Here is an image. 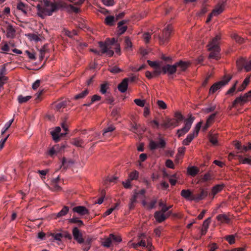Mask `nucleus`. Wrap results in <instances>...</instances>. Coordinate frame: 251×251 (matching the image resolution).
<instances>
[{
	"mask_svg": "<svg viewBox=\"0 0 251 251\" xmlns=\"http://www.w3.org/2000/svg\"><path fill=\"white\" fill-rule=\"evenodd\" d=\"M127 245L129 248H133L135 249H137L138 247H139V243H133L131 240L128 242Z\"/></svg>",
	"mask_w": 251,
	"mask_h": 251,
	"instance_id": "0e129e2a",
	"label": "nucleus"
},
{
	"mask_svg": "<svg viewBox=\"0 0 251 251\" xmlns=\"http://www.w3.org/2000/svg\"><path fill=\"white\" fill-rule=\"evenodd\" d=\"M225 239L228 242L230 245L235 243V236L233 235H230L225 237Z\"/></svg>",
	"mask_w": 251,
	"mask_h": 251,
	"instance_id": "de8ad7c7",
	"label": "nucleus"
},
{
	"mask_svg": "<svg viewBox=\"0 0 251 251\" xmlns=\"http://www.w3.org/2000/svg\"><path fill=\"white\" fill-rule=\"evenodd\" d=\"M139 247H146L149 251H152L153 247L151 240L149 237L146 236L144 234H141L138 236Z\"/></svg>",
	"mask_w": 251,
	"mask_h": 251,
	"instance_id": "20e7f679",
	"label": "nucleus"
},
{
	"mask_svg": "<svg viewBox=\"0 0 251 251\" xmlns=\"http://www.w3.org/2000/svg\"><path fill=\"white\" fill-rule=\"evenodd\" d=\"M194 119V117L191 116L185 121L184 126L177 130L178 136L179 137L184 135L185 133L189 131Z\"/></svg>",
	"mask_w": 251,
	"mask_h": 251,
	"instance_id": "1a4fd4ad",
	"label": "nucleus"
},
{
	"mask_svg": "<svg viewBox=\"0 0 251 251\" xmlns=\"http://www.w3.org/2000/svg\"><path fill=\"white\" fill-rule=\"evenodd\" d=\"M116 21L115 17L111 15L107 16L105 19V24L109 26L113 25Z\"/></svg>",
	"mask_w": 251,
	"mask_h": 251,
	"instance_id": "c85d7f7f",
	"label": "nucleus"
},
{
	"mask_svg": "<svg viewBox=\"0 0 251 251\" xmlns=\"http://www.w3.org/2000/svg\"><path fill=\"white\" fill-rule=\"evenodd\" d=\"M111 241L112 240L109 235V237L104 239L103 241L101 243V245L104 247L109 248L111 245Z\"/></svg>",
	"mask_w": 251,
	"mask_h": 251,
	"instance_id": "58836bf2",
	"label": "nucleus"
},
{
	"mask_svg": "<svg viewBox=\"0 0 251 251\" xmlns=\"http://www.w3.org/2000/svg\"><path fill=\"white\" fill-rule=\"evenodd\" d=\"M74 164V161L71 159H68L65 157H63L62 159V164L60 168L63 170H66L69 167H71Z\"/></svg>",
	"mask_w": 251,
	"mask_h": 251,
	"instance_id": "b1692460",
	"label": "nucleus"
},
{
	"mask_svg": "<svg viewBox=\"0 0 251 251\" xmlns=\"http://www.w3.org/2000/svg\"><path fill=\"white\" fill-rule=\"evenodd\" d=\"M31 98V96H27L24 97L23 95H19L18 97V100L19 103L22 104L27 102Z\"/></svg>",
	"mask_w": 251,
	"mask_h": 251,
	"instance_id": "72a5a7b5",
	"label": "nucleus"
},
{
	"mask_svg": "<svg viewBox=\"0 0 251 251\" xmlns=\"http://www.w3.org/2000/svg\"><path fill=\"white\" fill-rule=\"evenodd\" d=\"M238 81H236L234 84L226 92V94L233 95V93L235 91L236 89V85Z\"/></svg>",
	"mask_w": 251,
	"mask_h": 251,
	"instance_id": "13d9d810",
	"label": "nucleus"
},
{
	"mask_svg": "<svg viewBox=\"0 0 251 251\" xmlns=\"http://www.w3.org/2000/svg\"><path fill=\"white\" fill-rule=\"evenodd\" d=\"M72 234L74 239L79 244H82L84 242V239L80 230L76 227L72 230Z\"/></svg>",
	"mask_w": 251,
	"mask_h": 251,
	"instance_id": "4468645a",
	"label": "nucleus"
},
{
	"mask_svg": "<svg viewBox=\"0 0 251 251\" xmlns=\"http://www.w3.org/2000/svg\"><path fill=\"white\" fill-rule=\"evenodd\" d=\"M250 82V77H246L243 82L242 83V85L239 86L237 89V92H241L243 91L247 86V85L249 84Z\"/></svg>",
	"mask_w": 251,
	"mask_h": 251,
	"instance_id": "c756f323",
	"label": "nucleus"
},
{
	"mask_svg": "<svg viewBox=\"0 0 251 251\" xmlns=\"http://www.w3.org/2000/svg\"><path fill=\"white\" fill-rule=\"evenodd\" d=\"M157 104L160 109H165L167 108V105L163 100H158L157 101Z\"/></svg>",
	"mask_w": 251,
	"mask_h": 251,
	"instance_id": "5fc2aeb1",
	"label": "nucleus"
},
{
	"mask_svg": "<svg viewBox=\"0 0 251 251\" xmlns=\"http://www.w3.org/2000/svg\"><path fill=\"white\" fill-rule=\"evenodd\" d=\"M220 39L221 36L219 35H217L209 42L208 47V50L210 52L209 55L210 58L215 60L220 58V48L219 46Z\"/></svg>",
	"mask_w": 251,
	"mask_h": 251,
	"instance_id": "f03ea898",
	"label": "nucleus"
},
{
	"mask_svg": "<svg viewBox=\"0 0 251 251\" xmlns=\"http://www.w3.org/2000/svg\"><path fill=\"white\" fill-rule=\"evenodd\" d=\"M176 69L178 68L177 71H178V74H179L181 72L185 71L188 67L189 64L186 62L180 60L177 62H176Z\"/></svg>",
	"mask_w": 251,
	"mask_h": 251,
	"instance_id": "a211bd4d",
	"label": "nucleus"
},
{
	"mask_svg": "<svg viewBox=\"0 0 251 251\" xmlns=\"http://www.w3.org/2000/svg\"><path fill=\"white\" fill-rule=\"evenodd\" d=\"M65 34L66 35L68 36V37L72 38L74 36L77 35V32L75 30H73L72 31H70L68 30H65Z\"/></svg>",
	"mask_w": 251,
	"mask_h": 251,
	"instance_id": "6e6d98bb",
	"label": "nucleus"
},
{
	"mask_svg": "<svg viewBox=\"0 0 251 251\" xmlns=\"http://www.w3.org/2000/svg\"><path fill=\"white\" fill-rule=\"evenodd\" d=\"M129 78H125L123 81L118 85V89L121 93H125L128 87V81Z\"/></svg>",
	"mask_w": 251,
	"mask_h": 251,
	"instance_id": "393cba45",
	"label": "nucleus"
},
{
	"mask_svg": "<svg viewBox=\"0 0 251 251\" xmlns=\"http://www.w3.org/2000/svg\"><path fill=\"white\" fill-rule=\"evenodd\" d=\"M199 169L194 166L189 168L188 169L189 174L193 176H195L199 173Z\"/></svg>",
	"mask_w": 251,
	"mask_h": 251,
	"instance_id": "ea45409f",
	"label": "nucleus"
},
{
	"mask_svg": "<svg viewBox=\"0 0 251 251\" xmlns=\"http://www.w3.org/2000/svg\"><path fill=\"white\" fill-rule=\"evenodd\" d=\"M69 221L71 223H73V224H77V223H78V226H82L83 225V221L80 220H79L77 218H73L72 219H70L69 220Z\"/></svg>",
	"mask_w": 251,
	"mask_h": 251,
	"instance_id": "a18cd8bd",
	"label": "nucleus"
},
{
	"mask_svg": "<svg viewBox=\"0 0 251 251\" xmlns=\"http://www.w3.org/2000/svg\"><path fill=\"white\" fill-rule=\"evenodd\" d=\"M208 195V192L206 189L200 188L198 191H194L193 201L199 202L205 199Z\"/></svg>",
	"mask_w": 251,
	"mask_h": 251,
	"instance_id": "9d476101",
	"label": "nucleus"
},
{
	"mask_svg": "<svg viewBox=\"0 0 251 251\" xmlns=\"http://www.w3.org/2000/svg\"><path fill=\"white\" fill-rule=\"evenodd\" d=\"M163 74H168L169 75L174 74L177 71L176 63L174 65L167 64L162 67Z\"/></svg>",
	"mask_w": 251,
	"mask_h": 251,
	"instance_id": "2eb2a0df",
	"label": "nucleus"
},
{
	"mask_svg": "<svg viewBox=\"0 0 251 251\" xmlns=\"http://www.w3.org/2000/svg\"><path fill=\"white\" fill-rule=\"evenodd\" d=\"M6 31L2 30L3 32H6V36L7 38L13 39L16 36V30L10 24L7 23L5 26Z\"/></svg>",
	"mask_w": 251,
	"mask_h": 251,
	"instance_id": "dca6fc26",
	"label": "nucleus"
},
{
	"mask_svg": "<svg viewBox=\"0 0 251 251\" xmlns=\"http://www.w3.org/2000/svg\"><path fill=\"white\" fill-rule=\"evenodd\" d=\"M106 43L108 44H110L111 45H115L116 47L115 48V52L117 53H119L120 52V45L117 43V41L115 40V38H112L111 40L109 39L108 41H107Z\"/></svg>",
	"mask_w": 251,
	"mask_h": 251,
	"instance_id": "cd10ccee",
	"label": "nucleus"
},
{
	"mask_svg": "<svg viewBox=\"0 0 251 251\" xmlns=\"http://www.w3.org/2000/svg\"><path fill=\"white\" fill-rule=\"evenodd\" d=\"M209 141L214 145L217 144V139L215 135H210L209 137Z\"/></svg>",
	"mask_w": 251,
	"mask_h": 251,
	"instance_id": "4d7b16f0",
	"label": "nucleus"
},
{
	"mask_svg": "<svg viewBox=\"0 0 251 251\" xmlns=\"http://www.w3.org/2000/svg\"><path fill=\"white\" fill-rule=\"evenodd\" d=\"M17 9L21 11L25 15L27 14L28 6L22 1H19L17 4Z\"/></svg>",
	"mask_w": 251,
	"mask_h": 251,
	"instance_id": "a878e982",
	"label": "nucleus"
},
{
	"mask_svg": "<svg viewBox=\"0 0 251 251\" xmlns=\"http://www.w3.org/2000/svg\"><path fill=\"white\" fill-rule=\"evenodd\" d=\"M139 173L137 171H134L132 172L129 175V177L130 180H132L134 179H137L138 178Z\"/></svg>",
	"mask_w": 251,
	"mask_h": 251,
	"instance_id": "49530a36",
	"label": "nucleus"
},
{
	"mask_svg": "<svg viewBox=\"0 0 251 251\" xmlns=\"http://www.w3.org/2000/svg\"><path fill=\"white\" fill-rule=\"evenodd\" d=\"M175 119H176V120L179 123L181 122L184 119V117L182 116V115L180 113H179L178 112L175 113Z\"/></svg>",
	"mask_w": 251,
	"mask_h": 251,
	"instance_id": "8fccbe9b",
	"label": "nucleus"
},
{
	"mask_svg": "<svg viewBox=\"0 0 251 251\" xmlns=\"http://www.w3.org/2000/svg\"><path fill=\"white\" fill-rule=\"evenodd\" d=\"M125 46L126 50H130L132 48V43L127 37H126L125 40Z\"/></svg>",
	"mask_w": 251,
	"mask_h": 251,
	"instance_id": "c03bdc74",
	"label": "nucleus"
},
{
	"mask_svg": "<svg viewBox=\"0 0 251 251\" xmlns=\"http://www.w3.org/2000/svg\"><path fill=\"white\" fill-rule=\"evenodd\" d=\"M181 196L186 200L193 201L194 192L190 189H183L181 191Z\"/></svg>",
	"mask_w": 251,
	"mask_h": 251,
	"instance_id": "5701e85b",
	"label": "nucleus"
},
{
	"mask_svg": "<svg viewBox=\"0 0 251 251\" xmlns=\"http://www.w3.org/2000/svg\"><path fill=\"white\" fill-rule=\"evenodd\" d=\"M89 93L88 89H85L79 94L76 95L75 96V100H78L84 98Z\"/></svg>",
	"mask_w": 251,
	"mask_h": 251,
	"instance_id": "c9c22d12",
	"label": "nucleus"
},
{
	"mask_svg": "<svg viewBox=\"0 0 251 251\" xmlns=\"http://www.w3.org/2000/svg\"><path fill=\"white\" fill-rule=\"evenodd\" d=\"M99 47L101 49L100 53L101 55L105 53L108 48L107 43H103L102 42H100L99 43Z\"/></svg>",
	"mask_w": 251,
	"mask_h": 251,
	"instance_id": "f704fd0d",
	"label": "nucleus"
},
{
	"mask_svg": "<svg viewBox=\"0 0 251 251\" xmlns=\"http://www.w3.org/2000/svg\"><path fill=\"white\" fill-rule=\"evenodd\" d=\"M154 69L155 70L152 73L153 76H157L162 72V68L159 66Z\"/></svg>",
	"mask_w": 251,
	"mask_h": 251,
	"instance_id": "e2e57ef3",
	"label": "nucleus"
},
{
	"mask_svg": "<svg viewBox=\"0 0 251 251\" xmlns=\"http://www.w3.org/2000/svg\"><path fill=\"white\" fill-rule=\"evenodd\" d=\"M232 38L235 40V41L239 44H242L244 42V38L243 37H240L238 35L236 34H233L232 35Z\"/></svg>",
	"mask_w": 251,
	"mask_h": 251,
	"instance_id": "37998d69",
	"label": "nucleus"
},
{
	"mask_svg": "<svg viewBox=\"0 0 251 251\" xmlns=\"http://www.w3.org/2000/svg\"><path fill=\"white\" fill-rule=\"evenodd\" d=\"M107 85L108 84L106 83H103V84H101L100 92L102 94H105L106 93V90L108 88Z\"/></svg>",
	"mask_w": 251,
	"mask_h": 251,
	"instance_id": "680f3d73",
	"label": "nucleus"
},
{
	"mask_svg": "<svg viewBox=\"0 0 251 251\" xmlns=\"http://www.w3.org/2000/svg\"><path fill=\"white\" fill-rule=\"evenodd\" d=\"M171 206H167L166 205H163L161 209L156 211L154 213V218L158 223L163 222L170 215V212L168 211Z\"/></svg>",
	"mask_w": 251,
	"mask_h": 251,
	"instance_id": "7ed1b4c3",
	"label": "nucleus"
},
{
	"mask_svg": "<svg viewBox=\"0 0 251 251\" xmlns=\"http://www.w3.org/2000/svg\"><path fill=\"white\" fill-rule=\"evenodd\" d=\"M73 211L77 213L80 216L88 215L89 211L85 206H78L73 208Z\"/></svg>",
	"mask_w": 251,
	"mask_h": 251,
	"instance_id": "6ab92c4d",
	"label": "nucleus"
},
{
	"mask_svg": "<svg viewBox=\"0 0 251 251\" xmlns=\"http://www.w3.org/2000/svg\"><path fill=\"white\" fill-rule=\"evenodd\" d=\"M60 180L59 176H58L55 178H53L50 183V189L53 191H59L61 190V187L58 183Z\"/></svg>",
	"mask_w": 251,
	"mask_h": 251,
	"instance_id": "412c9836",
	"label": "nucleus"
},
{
	"mask_svg": "<svg viewBox=\"0 0 251 251\" xmlns=\"http://www.w3.org/2000/svg\"><path fill=\"white\" fill-rule=\"evenodd\" d=\"M172 30V27L171 25H168L163 31L162 35L158 36V39L160 44L163 45L168 42Z\"/></svg>",
	"mask_w": 251,
	"mask_h": 251,
	"instance_id": "423d86ee",
	"label": "nucleus"
},
{
	"mask_svg": "<svg viewBox=\"0 0 251 251\" xmlns=\"http://www.w3.org/2000/svg\"><path fill=\"white\" fill-rule=\"evenodd\" d=\"M69 211V208L67 206H64L62 209L57 213V216L59 217L65 215Z\"/></svg>",
	"mask_w": 251,
	"mask_h": 251,
	"instance_id": "09e8293b",
	"label": "nucleus"
},
{
	"mask_svg": "<svg viewBox=\"0 0 251 251\" xmlns=\"http://www.w3.org/2000/svg\"><path fill=\"white\" fill-rule=\"evenodd\" d=\"M151 37V35L150 33H149L148 32L145 33L143 34V38H144V41L146 42V43H149Z\"/></svg>",
	"mask_w": 251,
	"mask_h": 251,
	"instance_id": "338daca9",
	"label": "nucleus"
},
{
	"mask_svg": "<svg viewBox=\"0 0 251 251\" xmlns=\"http://www.w3.org/2000/svg\"><path fill=\"white\" fill-rule=\"evenodd\" d=\"M61 131V128L60 127L57 126L56 127L55 129L53 131L51 132V134L52 135L53 140L55 142H57L60 139V137H63L66 135V133H60V136H59V133Z\"/></svg>",
	"mask_w": 251,
	"mask_h": 251,
	"instance_id": "f3484780",
	"label": "nucleus"
},
{
	"mask_svg": "<svg viewBox=\"0 0 251 251\" xmlns=\"http://www.w3.org/2000/svg\"><path fill=\"white\" fill-rule=\"evenodd\" d=\"M244 69L246 72H249L251 70V60L248 61L246 60Z\"/></svg>",
	"mask_w": 251,
	"mask_h": 251,
	"instance_id": "774afa93",
	"label": "nucleus"
},
{
	"mask_svg": "<svg viewBox=\"0 0 251 251\" xmlns=\"http://www.w3.org/2000/svg\"><path fill=\"white\" fill-rule=\"evenodd\" d=\"M251 100V90L245 94L243 96H241L236 98L232 102V107H235L238 104L241 106Z\"/></svg>",
	"mask_w": 251,
	"mask_h": 251,
	"instance_id": "39448f33",
	"label": "nucleus"
},
{
	"mask_svg": "<svg viewBox=\"0 0 251 251\" xmlns=\"http://www.w3.org/2000/svg\"><path fill=\"white\" fill-rule=\"evenodd\" d=\"M146 190L141 189L138 192H136L131 199L132 203L142 202V204H147L145 200V194Z\"/></svg>",
	"mask_w": 251,
	"mask_h": 251,
	"instance_id": "9b49d317",
	"label": "nucleus"
},
{
	"mask_svg": "<svg viewBox=\"0 0 251 251\" xmlns=\"http://www.w3.org/2000/svg\"><path fill=\"white\" fill-rule=\"evenodd\" d=\"M211 222V218H208L205 220L204 221L202 225V227L204 229V234H205L206 233V231L207 230V229L209 227V225Z\"/></svg>",
	"mask_w": 251,
	"mask_h": 251,
	"instance_id": "79ce46f5",
	"label": "nucleus"
},
{
	"mask_svg": "<svg viewBox=\"0 0 251 251\" xmlns=\"http://www.w3.org/2000/svg\"><path fill=\"white\" fill-rule=\"evenodd\" d=\"M240 161L243 164H248L251 165V159L248 158H244L242 155H237Z\"/></svg>",
	"mask_w": 251,
	"mask_h": 251,
	"instance_id": "a19ab883",
	"label": "nucleus"
},
{
	"mask_svg": "<svg viewBox=\"0 0 251 251\" xmlns=\"http://www.w3.org/2000/svg\"><path fill=\"white\" fill-rule=\"evenodd\" d=\"M6 64H4L1 66H0V77L3 78L4 79H8L7 77L5 76L4 75L6 74Z\"/></svg>",
	"mask_w": 251,
	"mask_h": 251,
	"instance_id": "473e14b6",
	"label": "nucleus"
},
{
	"mask_svg": "<svg viewBox=\"0 0 251 251\" xmlns=\"http://www.w3.org/2000/svg\"><path fill=\"white\" fill-rule=\"evenodd\" d=\"M68 101L64 100L57 102L55 105V109L57 110H59L61 108L65 107L68 103Z\"/></svg>",
	"mask_w": 251,
	"mask_h": 251,
	"instance_id": "e433bc0d",
	"label": "nucleus"
},
{
	"mask_svg": "<svg viewBox=\"0 0 251 251\" xmlns=\"http://www.w3.org/2000/svg\"><path fill=\"white\" fill-rule=\"evenodd\" d=\"M45 7H43L41 4H38L36 8L38 10V15L44 18L45 15L51 16L52 13L56 11L59 8V4L50 2L47 0L44 1Z\"/></svg>",
	"mask_w": 251,
	"mask_h": 251,
	"instance_id": "f257e3e1",
	"label": "nucleus"
},
{
	"mask_svg": "<svg viewBox=\"0 0 251 251\" xmlns=\"http://www.w3.org/2000/svg\"><path fill=\"white\" fill-rule=\"evenodd\" d=\"M245 145L242 146L240 142H236L235 144V147L236 149L239 150L241 152L244 153L245 151H243V147Z\"/></svg>",
	"mask_w": 251,
	"mask_h": 251,
	"instance_id": "052dcab7",
	"label": "nucleus"
},
{
	"mask_svg": "<svg viewBox=\"0 0 251 251\" xmlns=\"http://www.w3.org/2000/svg\"><path fill=\"white\" fill-rule=\"evenodd\" d=\"M224 187V185L223 184L216 185L212 188L211 192L209 194V197L211 199H213L214 196L221 192Z\"/></svg>",
	"mask_w": 251,
	"mask_h": 251,
	"instance_id": "aec40b11",
	"label": "nucleus"
},
{
	"mask_svg": "<svg viewBox=\"0 0 251 251\" xmlns=\"http://www.w3.org/2000/svg\"><path fill=\"white\" fill-rule=\"evenodd\" d=\"M217 220L221 224H228L230 222L228 216L225 214H219L216 217Z\"/></svg>",
	"mask_w": 251,
	"mask_h": 251,
	"instance_id": "bb28decb",
	"label": "nucleus"
},
{
	"mask_svg": "<svg viewBox=\"0 0 251 251\" xmlns=\"http://www.w3.org/2000/svg\"><path fill=\"white\" fill-rule=\"evenodd\" d=\"M72 144L76 147H83V141L80 138H75L72 142Z\"/></svg>",
	"mask_w": 251,
	"mask_h": 251,
	"instance_id": "4c0bfd02",
	"label": "nucleus"
},
{
	"mask_svg": "<svg viewBox=\"0 0 251 251\" xmlns=\"http://www.w3.org/2000/svg\"><path fill=\"white\" fill-rule=\"evenodd\" d=\"M138 126L136 124L134 125L132 123L130 124L129 125V130L131 131L132 132H133L134 133H136L138 130Z\"/></svg>",
	"mask_w": 251,
	"mask_h": 251,
	"instance_id": "69168bd1",
	"label": "nucleus"
},
{
	"mask_svg": "<svg viewBox=\"0 0 251 251\" xmlns=\"http://www.w3.org/2000/svg\"><path fill=\"white\" fill-rule=\"evenodd\" d=\"M110 237L112 240H113L115 242L120 243L122 241V237L120 235H114L113 234H110Z\"/></svg>",
	"mask_w": 251,
	"mask_h": 251,
	"instance_id": "3c124183",
	"label": "nucleus"
},
{
	"mask_svg": "<svg viewBox=\"0 0 251 251\" xmlns=\"http://www.w3.org/2000/svg\"><path fill=\"white\" fill-rule=\"evenodd\" d=\"M115 127L112 126L107 127L104 130V132L103 133V136H107L108 133L113 131Z\"/></svg>",
	"mask_w": 251,
	"mask_h": 251,
	"instance_id": "864d4df0",
	"label": "nucleus"
},
{
	"mask_svg": "<svg viewBox=\"0 0 251 251\" xmlns=\"http://www.w3.org/2000/svg\"><path fill=\"white\" fill-rule=\"evenodd\" d=\"M166 142L162 138L159 139V142H156L153 140L150 142L149 147L151 150H155L158 148L163 149L165 147Z\"/></svg>",
	"mask_w": 251,
	"mask_h": 251,
	"instance_id": "f8f14e48",
	"label": "nucleus"
},
{
	"mask_svg": "<svg viewBox=\"0 0 251 251\" xmlns=\"http://www.w3.org/2000/svg\"><path fill=\"white\" fill-rule=\"evenodd\" d=\"M211 179V176L209 173L204 174L201 178V182H205Z\"/></svg>",
	"mask_w": 251,
	"mask_h": 251,
	"instance_id": "603ef678",
	"label": "nucleus"
},
{
	"mask_svg": "<svg viewBox=\"0 0 251 251\" xmlns=\"http://www.w3.org/2000/svg\"><path fill=\"white\" fill-rule=\"evenodd\" d=\"M127 22V21L126 20H122L118 23L117 28H118V34L119 35H121L124 34L125 32L127 30V26L124 25L126 24Z\"/></svg>",
	"mask_w": 251,
	"mask_h": 251,
	"instance_id": "4be33fe9",
	"label": "nucleus"
},
{
	"mask_svg": "<svg viewBox=\"0 0 251 251\" xmlns=\"http://www.w3.org/2000/svg\"><path fill=\"white\" fill-rule=\"evenodd\" d=\"M117 205H116L115 206H114L113 207H111L110 208H109L108 209H107L104 213H103V217H106L109 215H110L113 210H114L115 209H116L117 208Z\"/></svg>",
	"mask_w": 251,
	"mask_h": 251,
	"instance_id": "bf43d9fd",
	"label": "nucleus"
},
{
	"mask_svg": "<svg viewBox=\"0 0 251 251\" xmlns=\"http://www.w3.org/2000/svg\"><path fill=\"white\" fill-rule=\"evenodd\" d=\"M201 122L198 123L196 127H195V129L193 131V133H190L189 134L186 138L185 139L183 142L182 144L184 145L188 146L189 145V144L191 143V142L193 140V139L195 137L197 136L199 133V132L200 131V129L201 128Z\"/></svg>",
	"mask_w": 251,
	"mask_h": 251,
	"instance_id": "0eeeda50",
	"label": "nucleus"
},
{
	"mask_svg": "<svg viewBox=\"0 0 251 251\" xmlns=\"http://www.w3.org/2000/svg\"><path fill=\"white\" fill-rule=\"evenodd\" d=\"M225 2H223L221 4H218L215 8L213 9L212 13L208 15L206 20V23H208L211 21L213 16L218 15L223 11Z\"/></svg>",
	"mask_w": 251,
	"mask_h": 251,
	"instance_id": "ddd939ff",
	"label": "nucleus"
},
{
	"mask_svg": "<svg viewBox=\"0 0 251 251\" xmlns=\"http://www.w3.org/2000/svg\"><path fill=\"white\" fill-rule=\"evenodd\" d=\"M231 79V76H226L224 80L215 83L210 87L209 89V93L213 94L215 93L217 90L220 89L221 87L227 84Z\"/></svg>",
	"mask_w": 251,
	"mask_h": 251,
	"instance_id": "6e6552de",
	"label": "nucleus"
},
{
	"mask_svg": "<svg viewBox=\"0 0 251 251\" xmlns=\"http://www.w3.org/2000/svg\"><path fill=\"white\" fill-rule=\"evenodd\" d=\"M246 60L244 58H241L237 60V66L239 70H242L244 68L245 65L246 64Z\"/></svg>",
	"mask_w": 251,
	"mask_h": 251,
	"instance_id": "2f4dec72",
	"label": "nucleus"
},
{
	"mask_svg": "<svg viewBox=\"0 0 251 251\" xmlns=\"http://www.w3.org/2000/svg\"><path fill=\"white\" fill-rule=\"evenodd\" d=\"M217 114V112H215L214 113L210 115L207 119L206 123L205 125V126L204 127L205 129L207 128L209 125L214 121L215 116Z\"/></svg>",
	"mask_w": 251,
	"mask_h": 251,
	"instance_id": "7c9ffc66",
	"label": "nucleus"
}]
</instances>
